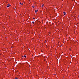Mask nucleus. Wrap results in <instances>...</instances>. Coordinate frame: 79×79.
Returning a JSON list of instances; mask_svg holds the SVG:
<instances>
[{
	"instance_id": "1",
	"label": "nucleus",
	"mask_w": 79,
	"mask_h": 79,
	"mask_svg": "<svg viewBox=\"0 0 79 79\" xmlns=\"http://www.w3.org/2000/svg\"><path fill=\"white\" fill-rule=\"evenodd\" d=\"M11 6V5L8 4H7V8H8V7H9V6Z\"/></svg>"
},
{
	"instance_id": "2",
	"label": "nucleus",
	"mask_w": 79,
	"mask_h": 79,
	"mask_svg": "<svg viewBox=\"0 0 79 79\" xmlns=\"http://www.w3.org/2000/svg\"><path fill=\"white\" fill-rule=\"evenodd\" d=\"M64 15H66V13H65V12H64L63 13Z\"/></svg>"
},
{
	"instance_id": "3",
	"label": "nucleus",
	"mask_w": 79,
	"mask_h": 79,
	"mask_svg": "<svg viewBox=\"0 0 79 79\" xmlns=\"http://www.w3.org/2000/svg\"><path fill=\"white\" fill-rule=\"evenodd\" d=\"M44 6V5L43 4L42 6V7H43Z\"/></svg>"
},
{
	"instance_id": "4",
	"label": "nucleus",
	"mask_w": 79,
	"mask_h": 79,
	"mask_svg": "<svg viewBox=\"0 0 79 79\" xmlns=\"http://www.w3.org/2000/svg\"><path fill=\"white\" fill-rule=\"evenodd\" d=\"M35 13H37V10H35Z\"/></svg>"
},
{
	"instance_id": "5",
	"label": "nucleus",
	"mask_w": 79,
	"mask_h": 79,
	"mask_svg": "<svg viewBox=\"0 0 79 79\" xmlns=\"http://www.w3.org/2000/svg\"><path fill=\"white\" fill-rule=\"evenodd\" d=\"M24 56V57H25V58H26V56Z\"/></svg>"
},
{
	"instance_id": "6",
	"label": "nucleus",
	"mask_w": 79,
	"mask_h": 79,
	"mask_svg": "<svg viewBox=\"0 0 79 79\" xmlns=\"http://www.w3.org/2000/svg\"><path fill=\"white\" fill-rule=\"evenodd\" d=\"M18 78L17 77H16L15 78V79H18Z\"/></svg>"
},
{
	"instance_id": "7",
	"label": "nucleus",
	"mask_w": 79,
	"mask_h": 79,
	"mask_svg": "<svg viewBox=\"0 0 79 79\" xmlns=\"http://www.w3.org/2000/svg\"><path fill=\"white\" fill-rule=\"evenodd\" d=\"M32 23L33 24H34V22H32Z\"/></svg>"
},
{
	"instance_id": "8",
	"label": "nucleus",
	"mask_w": 79,
	"mask_h": 79,
	"mask_svg": "<svg viewBox=\"0 0 79 79\" xmlns=\"http://www.w3.org/2000/svg\"><path fill=\"white\" fill-rule=\"evenodd\" d=\"M33 19H35V18H33Z\"/></svg>"
},
{
	"instance_id": "9",
	"label": "nucleus",
	"mask_w": 79,
	"mask_h": 79,
	"mask_svg": "<svg viewBox=\"0 0 79 79\" xmlns=\"http://www.w3.org/2000/svg\"><path fill=\"white\" fill-rule=\"evenodd\" d=\"M21 5H23V3H22L21 4Z\"/></svg>"
},
{
	"instance_id": "10",
	"label": "nucleus",
	"mask_w": 79,
	"mask_h": 79,
	"mask_svg": "<svg viewBox=\"0 0 79 79\" xmlns=\"http://www.w3.org/2000/svg\"><path fill=\"white\" fill-rule=\"evenodd\" d=\"M21 3L20 2V5H21Z\"/></svg>"
},
{
	"instance_id": "11",
	"label": "nucleus",
	"mask_w": 79,
	"mask_h": 79,
	"mask_svg": "<svg viewBox=\"0 0 79 79\" xmlns=\"http://www.w3.org/2000/svg\"><path fill=\"white\" fill-rule=\"evenodd\" d=\"M24 56H22L23 58H24Z\"/></svg>"
},
{
	"instance_id": "12",
	"label": "nucleus",
	"mask_w": 79,
	"mask_h": 79,
	"mask_svg": "<svg viewBox=\"0 0 79 79\" xmlns=\"http://www.w3.org/2000/svg\"><path fill=\"white\" fill-rule=\"evenodd\" d=\"M37 11H39V10H37Z\"/></svg>"
},
{
	"instance_id": "13",
	"label": "nucleus",
	"mask_w": 79,
	"mask_h": 79,
	"mask_svg": "<svg viewBox=\"0 0 79 79\" xmlns=\"http://www.w3.org/2000/svg\"><path fill=\"white\" fill-rule=\"evenodd\" d=\"M32 7H33V8H34V6H32Z\"/></svg>"
}]
</instances>
